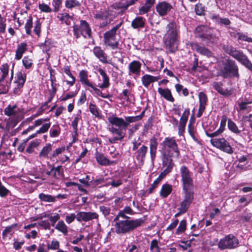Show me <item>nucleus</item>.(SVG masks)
I'll use <instances>...</instances> for the list:
<instances>
[{
    "label": "nucleus",
    "mask_w": 252,
    "mask_h": 252,
    "mask_svg": "<svg viewBox=\"0 0 252 252\" xmlns=\"http://www.w3.org/2000/svg\"><path fill=\"white\" fill-rule=\"evenodd\" d=\"M22 62L26 69L30 68L32 65V60L27 56L24 57Z\"/></svg>",
    "instance_id": "603ef678"
},
{
    "label": "nucleus",
    "mask_w": 252,
    "mask_h": 252,
    "mask_svg": "<svg viewBox=\"0 0 252 252\" xmlns=\"http://www.w3.org/2000/svg\"><path fill=\"white\" fill-rule=\"evenodd\" d=\"M210 142L214 147L227 154H231L233 152L232 147L224 138H213Z\"/></svg>",
    "instance_id": "6e6552de"
},
{
    "label": "nucleus",
    "mask_w": 252,
    "mask_h": 252,
    "mask_svg": "<svg viewBox=\"0 0 252 252\" xmlns=\"http://www.w3.org/2000/svg\"><path fill=\"white\" fill-rule=\"evenodd\" d=\"M51 126L50 123L44 124L39 130L36 131V133H43L47 132Z\"/></svg>",
    "instance_id": "bf43d9fd"
},
{
    "label": "nucleus",
    "mask_w": 252,
    "mask_h": 252,
    "mask_svg": "<svg viewBox=\"0 0 252 252\" xmlns=\"http://www.w3.org/2000/svg\"><path fill=\"white\" fill-rule=\"evenodd\" d=\"M141 63L137 61H133L128 65L129 75L134 74L139 75L141 71Z\"/></svg>",
    "instance_id": "aec40b11"
},
{
    "label": "nucleus",
    "mask_w": 252,
    "mask_h": 252,
    "mask_svg": "<svg viewBox=\"0 0 252 252\" xmlns=\"http://www.w3.org/2000/svg\"><path fill=\"white\" fill-rule=\"evenodd\" d=\"M32 27V18L31 16L27 20V22L25 26L26 33L29 35H31L32 31L31 29Z\"/></svg>",
    "instance_id": "37998d69"
},
{
    "label": "nucleus",
    "mask_w": 252,
    "mask_h": 252,
    "mask_svg": "<svg viewBox=\"0 0 252 252\" xmlns=\"http://www.w3.org/2000/svg\"><path fill=\"white\" fill-rule=\"evenodd\" d=\"M191 47L198 53L202 55L206 56L207 57L213 56V53L210 50L204 47L199 46L197 43L192 44Z\"/></svg>",
    "instance_id": "5701e85b"
},
{
    "label": "nucleus",
    "mask_w": 252,
    "mask_h": 252,
    "mask_svg": "<svg viewBox=\"0 0 252 252\" xmlns=\"http://www.w3.org/2000/svg\"><path fill=\"white\" fill-rule=\"evenodd\" d=\"M99 209L103 215L105 217L108 216L110 213L111 209L109 207L104 206H101L99 207Z\"/></svg>",
    "instance_id": "69168bd1"
},
{
    "label": "nucleus",
    "mask_w": 252,
    "mask_h": 252,
    "mask_svg": "<svg viewBox=\"0 0 252 252\" xmlns=\"http://www.w3.org/2000/svg\"><path fill=\"white\" fill-rule=\"evenodd\" d=\"M79 121V118L78 116L75 117L73 121L72 122V126L73 127L74 132L75 135H77L78 131V123Z\"/></svg>",
    "instance_id": "680f3d73"
},
{
    "label": "nucleus",
    "mask_w": 252,
    "mask_h": 252,
    "mask_svg": "<svg viewBox=\"0 0 252 252\" xmlns=\"http://www.w3.org/2000/svg\"><path fill=\"white\" fill-rule=\"evenodd\" d=\"M222 67L220 70V76L224 78H240L239 67L236 62L230 58L225 59L222 62Z\"/></svg>",
    "instance_id": "20e7f679"
},
{
    "label": "nucleus",
    "mask_w": 252,
    "mask_h": 252,
    "mask_svg": "<svg viewBox=\"0 0 252 252\" xmlns=\"http://www.w3.org/2000/svg\"><path fill=\"white\" fill-rule=\"evenodd\" d=\"M210 32V28L206 26L201 25L195 28L194 33L195 37L200 38L202 41L205 42Z\"/></svg>",
    "instance_id": "f8f14e48"
},
{
    "label": "nucleus",
    "mask_w": 252,
    "mask_h": 252,
    "mask_svg": "<svg viewBox=\"0 0 252 252\" xmlns=\"http://www.w3.org/2000/svg\"><path fill=\"white\" fill-rule=\"evenodd\" d=\"M89 109L91 113L95 117H98L99 115V113L98 112V108L97 106L93 103H90L89 105Z\"/></svg>",
    "instance_id": "5fc2aeb1"
},
{
    "label": "nucleus",
    "mask_w": 252,
    "mask_h": 252,
    "mask_svg": "<svg viewBox=\"0 0 252 252\" xmlns=\"http://www.w3.org/2000/svg\"><path fill=\"white\" fill-rule=\"evenodd\" d=\"M81 5V3L76 0H66L65 6L68 9H71L74 7H78Z\"/></svg>",
    "instance_id": "a19ab883"
},
{
    "label": "nucleus",
    "mask_w": 252,
    "mask_h": 252,
    "mask_svg": "<svg viewBox=\"0 0 252 252\" xmlns=\"http://www.w3.org/2000/svg\"><path fill=\"white\" fill-rule=\"evenodd\" d=\"M80 81L89 87H93V84L89 82L88 79V73L84 70H82L79 74Z\"/></svg>",
    "instance_id": "2f4dec72"
},
{
    "label": "nucleus",
    "mask_w": 252,
    "mask_h": 252,
    "mask_svg": "<svg viewBox=\"0 0 252 252\" xmlns=\"http://www.w3.org/2000/svg\"><path fill=\"white\" fill-rule=\"evenodd\" d=\"M98 71L103 78V83L101 85H98V86L100 88H108L110 85V83L109 79L107 74L106 73L105 71L101 68H99L98 69Z\"/></svg>",
    "instance_id": "c85d7f7f"
},
{
    "label": "nucleus",
    "mask_w": 252,
    "mask_h": 252,
    "mask_svg": "<svg viewBox=\"0 0 252 252\" xmlns=\"http://www.w3.org/2000/svg\"><path fill=\"white\" fill-rule=\"evenodd\" d=\"M39 8L41 11L45 12H50L52 9L50 7L46 4L42 3L39 5Z\"/></svg>",
    "instance_id": "338daca9"
},
{
    "label": "nucleus",
    "mask_w": 252,
    "mask_h": 252,
    "mask_svg": "<svg viewBox=\"0 0 252 252\" xmlns=\"http://www.w3.org/2000/svg\"><path fill=\"white\" fill-rule=\"evenodd\" d=\"M228 127L230 131L237 134H240L242 131L239 129L236 124L230 119L228 120Z\"/></svg>",
    "instance_id": "4c0bfd02"
},
{
    "label": "nucleus",
    "mask_w": 252,
    "mask_h": 252,
    "mask_svg": "<svg viewBox=\"0 0 252 252\" xmlns=\"http://www.w3.org/2000/svg\"><path fill=\"white\" fill-rule=\"evenodd\" d=\"M114 225L115 232L119 235L130 233L144 222V220L138 219L136 220L126 219L115 221Z\"/></svg>",
    "instance_id": "f257e3e1"
},
{
    "label": "nucleus",
    "mask_w": 252,
    "mask_h": 252,
    "mask_svg": "<svg viewBox=\"0 0 252 252\" xmlns=\"http://www.w3.org/2000/svg\"><path fill=\"white\" fill-rule=\"evenodd\" d=\"M139 118L140 117H137V116L126 117L125 123L126 124V128L129 125V124L138 121Z\"/></svg>",
    "instance_id": "6e6d98bb"
},
{
    "label": "nucleus",
    "mask_w": 252,
    "mask_h": 252,
    "mask_svg": "<svg viewBox=\"0 0 252 252\" xmlns=\"http://www.w3.org/2000/svg\"><path fill=\"white\" fill-rule=\"evenodd\" d=\"M212 86L219 93L222 95L228 96L231 95L232 93L231 90H228L227 89L225 90H223L222 87V84L221 82H213Z\"/></svg>",
    "instance_id": "b1692460"
},
{
    "label": "nucleus",
    "mask_w": 252,
    "mask_h": 252,
    "mask_svg": "<svg viewBox=\"0 0 252 252\" xmlns=\"http://www.w3.org/2000/svg\"><path fill=\"white\" fill-rule=\"evenodd\" d=\"M191 204V203L183 200L181 203L180 207L178 208L179 211L181 213H185Z\"/></svg>",
    "instance_id": "c03bdc74"
},
{
    "label": "nucleus",
    "mask_w": 252,
    "mask_h": 252,
    "mask_svg": "<svg viewBox=\"0 0 252 252\" xmlns=\"http://www.w3.org/2000/svg\"><path fill=\"white\" fill-rule=\"evenodd\" d=\"M156 0H145L143 5L139 8V15H144L149 12L155 3Z\"/></svg>",
    "instance_id": "412c9836"
},
{
    "label": "nucleus",
    "mask_w": 252,
    "mask_h": 252,
    "mask_svg": "<svg viewBox=\"0 0 252 252\" xmlns=\"http://www.w3.org/2000/svg\"><path fill=\"white\" fill-rule=\"evenodd\" d=\"M188 131L190 135L191 136L192 139L196 142H197L198 140L197 138L195 137V130L194 127V126L192 125L191 122H189V124L188 125Z\"/></svg>",
    "instance_id": "09e8293b"
},
{
    "label": "nucleus",
    "mask_w": 252,
    "mask_h": 252,
    "mask_svg": "<svg viewBox=\"0 0 252 252\" xmlns=\"http://www.w3.org/2000/svg\"><path fill=\"white\" fill-rule=\"evenodd\" d=\"M39 199L44 202H53L56 201V198L54 196L49 194H45L43 193H41L39 194Z\"/></svg>",
    "instance_id": "58836bf2"
},
{
    "label": "nucleus",
    "mask_w": 252,
    "mask_h": 252,
    "mask_svg": "<svg viewBox=\"0 0 252 252\" xmlns=\"http://www.w3.org/2000/svg\"><path fill=\"white\" fill-rule=\"evenodd\" d=\"M138 0H122L118 2L114 3L112 7L115 9H121V12L124 13L130 6L134 5Z\"/></svg>",
    "instance_id": "2eb2a0df"
},
{
    "label": "nucleus",
    "mask_w": 252,
    "mask_h": 252,
    "mask_svg": "<svg viewBox=\"0 0 252 252\" xmlns=\"http://www.w3.org/2000/svg\"><path fill=\"white\" fill-rule=\"evenodd\" d=\"M158 143L155 137H153L150 140V153L151 161L153 163L156 157Z\"/></svg>",
    "instance_id": "f3484780"
},
{
    "label": "nucleus",
    "mask_w": 252,
    "mask_h": 252,
    "mask_svg": "<svg viewBox=\"0 0 252 252\" xmlns=\"http://www.w3.org/2000/svg\"><path fill=\"white\" fill-rule=\"evenodd\" d=\"M108 121L112 125H114L120 128L122 127V129L126 128V124L125 123V120L122 118H119L114 116L109 117Z\"/></svg>",
    "instance_id": "6ab92c4d"
},
{
    "label": "nucleus",
    "mask_w": 252,
    "mask_h": 252,
    "mask_svg": "<svg viewBox=\"0 0 252 252\" xmlns=\"http://www.w3.org/2000/svg\"><path fill=\"white\" fill-rule=\"evenodd\" d=\"M172 157H173L171 156V154L170 153L162 154V166L165 168L164 170L168 173L171 172L175 165L173 160L172 158Z\"/></svg>",
    "instance_id": "4468645a"
},
{
    "label": "nucleus",
    "mask_w": 252,
    "mask_h": 252,
    "mask_svg": "<svg viewBox=\"0 0 252 252\" xmlns=\"http://www.w3.org/2000/svg\"><path fill=\"white\" fill-rule=\"evenodd\" d=\"M27 44L26 43L23 42L19 44L16 50L15 59L20 60L23 54L27 50Z\"/></svg>",
    "instance_id": "cd10ccee"
},
{
    "label": "nucleus",
    "mask_w": 252,
    "mask_h": 252,
    "mask_svg": "<svg viewBox=\"0 0 252 252\" xmlns=\"http://www.w3.org/2000/svg\"><path fill=\"white\" fill-rule=\"evenodd\" d=\"M158 79V78L157 77L146 74L142 77V82L145 87H148L152 82L157 81Z\"/></svg>",
    "instance_id": "7c9ffc66"
},
{
    "label": "nucleus",
    "mask_w": 252,
    "mask_h": 252,
    "mask_svg": "<svg viewBox=\"0 0 252 252\" xmlns=\"http://www.w3.org/2000/svg\"><path fill=\"white\" fill-rule=\"evenodd\" d=\"M158 92L162 97L167 100L172 102L174 101V98L172 96L171 91L169 89L158 88Z\"/></svg>",
    "instance_id": "393cba45"
},
{
    "label": "nucleus",
    "mask_w": 252,
    "mask_h": 252,
    "mask_svg": "<svg viewBox=\"0 0 252 252\" xmlns=\"http://www.w3.org/2000/svg\"><path fill=\"white\" fill-rule=\"evenodd\" d=\"M198 96L199 103L207 104L208 98L206 94L202 92H200Z\"/></svg>",
    "instance_id": "13d9d810"
},
{
    "label": "nucleus",
    "mask_w": 252,
    "mask_h": 252,
    "mask_svg": "<svg viewBox=\"0 0 252 252\" xmlns=\"http://www.w3.org/2000/svg\"><path fill=\"white\" fill-rule=\"evenodd\" d=\"M116 33L109 30L104 34V42L112 49H115L118 47L119 42L116 40Z\"/></svg>",
    "instance_id": "9b49d317"
},
{
    "label": "nucleus",
    "mask_w": 252,
    "mask_h": 252,
    "mask_svg": "<svg viewBox=\"0 0 252 252\" xmlns=\"http://www.w3.org/2000/svg\"><path fill=\"white\" fill-rule=\"evenodd\" d=\"M238 245V239L233 234H230L221 239L218 243V246L220 250H224L235 249Z\"/></svg>",
    "instance_id": "0eeeda50"
},
{
    "label": "nucleus",
    "mask_w": 252,
    "mask_h": 252,
    "mask_svg": "<svg viewBox=\"0 0 252 252\" xmlns=\"http://www.w3.org/2000/svg\"><path fill=\"white\" fill-rule=\"evenodd\" d=\"M26 74L22 72H18L16 79L14 81L13 93L15 95H19L22 92V88L26 79Z\"/></svg>",
    "instance_id": "9d476101"
},
{
    "label": "nucleus",
    "mask_w": 252,
    "mask_h": 252,
    "mask_svg": "<svg viewBox=\"0 0 252 252\" xmlns=\"http://www.w3.org/2000/svg\"><path fill=\"white\" fill-rule=\"evenodd\" d=\"M126 213H124V211H120L118 214L116 216V217L114 219V222L115 221H118L121 220H120V218H122L123 219V220H126V219H130V218L127 216H126Z\"/></svg>",
    "instance_id": "4d7b16f0"
},
{
    "label": "nucleus",
    "mask_w": 252,
    "mask_h": 252,
    "mask_svg": "<svg viewBox=\"0 0 252 252\" xmlns=\"http://www.w3.org/2000/svg\"><path fill=\"white\" fill-rule=\"evenodd\" d=\"M219 40V37L216 35L212 34L210 32L205 42H206L208 46H211L213 44H217Z\"/></svg>",
    "instance_id": "72a5a7b5"
},
{
    "label": "nucleus",
    "mask_w": 252,
    "mask_h": 252,
    "mask_svg": "<svg viewBox=\"0 0 252 252\" xmlns=\"http://www.w3.org/2000/svg\"><path fill=\"white\" fill-rule=\"evenodd\" d=\"M17 107L16 105L11 106L9 105L4 110V113L5 115L8 116H15L16 114V111L15 109Z\"/></svg>",
    "instance_id": "ea45409f"
},
{
    "label": "nucleus",
    "mask_w": 252,
    "mask_h": 252,
    "mask_svg": "<svg viewBox=\"0 0 252 252\" xmlns=\"http://www.w3.org/2000/svg\"><path fill=\"white\" fill-rule=\"evenodd\" d=\"M164 151L162 154L170 153L171 157H175L177 158H179L180 151L178 144L173 137H166L161 144Z\"/></svg>",
    "instance_id": "39448f33"
},
{
    "label": "nucleus",
    "mask_w": 252,
    "mask_h": 252,
    "mask_svg": "<svg viewBox=\"0 0 252 252\" xmlns=\"http://www.w3.org/2000/svg\"><path fill=\"white\" fill-rule=\"evenodd\" d=\"M186 220H182L179 224L178 227L177 228L176 234H179L181 233L184 232L186 229Z\"/></svg>",
    "instance_id": "49530a36"
},
{
    "label": "nucleus",
    "mask_w": 252,
    "mask_h": 252,
    "mask_svg": "<svg viewBox=\"0 0 252 252\" xmlns=\"http://www.w3.org/2000/svg\"><path fill=\"white\" fill-rule=\"evenodd\" d=\"M4 80L0 79V94H5L8 92L9 86Z\"/></svg>",
    "instance_id": "a18cd8bd"
},
{
    "label": "nucleus",
    "mask_w": 252,
    "mask_h": 252,
    "mask_svg": "<svg viewBox=\"0 0 252 252\" xmlns=\"http://www.w3.org/2000/svg\"><path fill=\"white\" fill-rule=\"evenodd\" d=\"M55 228L62 232L65 235H67L68 233L67 227L63 220L59 221L55 226Z\"/></svg>",
    "instance_id": "f704fd0d"
},
{
    "label": "nucleus",
    "mask_w": 252,
    "mask_h": 252,
    "mask_svg": "<svg viewBox=\"0 0 252 252\" xmlns=\"http://www.w3.org/2000/svg\"><path fill=\"white\" fill-rule=\"evenodd\" d=\"M195 11L197 15H203L204 14L205 12L204 7L202 6V4L198 3L195 5Z\"/></svg>",
    "instance_id": "864d4df0"
},
{
    "label": "nucleus",
    "mask_w": 252,
    "mask_h": 252,
    "mask_svg": "<svg viewBox=\"0 0 252 252\" xmlns=\"http://www.w3.org/2000/svg\"><path fill=\"white\" fill-rule=\"evenodd\" d=\"M180 173L183 185V189H192L193 187V181L188 167L185 165L182 166L180 168Z\"/></svg>",
    "instance_id": "1a4fd4ad"
},
{
    "label": "nucleus",
    "mask_w": 252,
    "mask_h": 252,
    "mask_svg": "<svg viewBox=\"0 0 252 252\" xmlns=\"http://www.w3.org/2000/svg\"><path fill=\"white\" fill-rule=\"evenodd\" d=\"M51 145L50 144H47L46 146L42 148V150L39 153V157L44 158L47 157L48 154L51 151Z\"/></svg>",
    "instance_id": "79ce46f5"
},
{
    "label": "nucleus",
    "mask_w": 252,
    "mask_h": 252,
    "mask_svg": "<svg viewBox=\"0 0 252 252\" xmlns=\"http://www.w3.org/2000/svg\"><path fill=\"white\" fill-rule=\"evenodd\" d=\"M222 49L226 54L236 59L252 73V63L242 51L237 50L227 43L222 44Z\"/></svg>",
    "instance_id": "7ed1b4c3"
},
{
    "label": "nucleus",
    "mask_w": 252,
    "mask_h": 252,
    "mask_svg": "<svg viewBox=\"0 0 252 252\" xmlns=\"http://www.w3.org/2000/svg\"><path fill=\"white\" fill-rule=\"evenodd\" d=\"M0 69L2 72V75L0 79H1V80H4L8 74L9 66L6 63L2 65Z\"/></svg>",
    "instance_id": "de8ad7c7"
},
{
    "label": "nucleus",
    "mask_w": 252,
    "mask_h": 252,
    "mask_svg": "<svg viewBox=\"0 0 252 252\" xmlns=\"http://www.w3.org/2000/svg\"><path fill=\"white\" fill-rule=\"evenodd\" d=\"M98 215L94 212H80L76 215V220L78 221H88L93 219H97Z\"/></svg>",
    "instance_id": "dca6fc26"
},
{
    "label": "nucleus",
    "mask_w": 252,
    "mask_h": 252,
    "mask_svg": "<svg viewBox=\"0 0 252 252\" xmlns=\"http://www.w3.org/2000/svg\"><path fill=\"white\" fill-rule=\"evenodd\" d=\"M52 170L55 171L53 176L56 179H59L60 177H63L64 176L63 171L61 165L58 166L56 167H53L52 168Z\"/></svg>",
    "instance_id": "e433bc0d"
},
{
    "label": "nucleus",
    "mask_w": 252,
    "mask_h": 252,
    "mask_svg": "<svg viewBox=\"0 0 252 252\" xmlns=\"http://www.w3.org/2000/svg\"><path fill=\"white\" fill-rule=\"evenodd\" d=\"M53 5L54 7V11L58 12L62 5V0H54Z\"/></svg>",
    "instance_id": "774afa93"
},
{
    "label": "nucleus",
    "mask_w": 252,
    "mask_h": 252,
    "mask_svg": "<svg viewBox=\"0 0 252 252\" xmlns=\"http://www.w3.org/2000/svg\"><path fill=\"white\" fill-rule=\"evenodd\" d=\"M74 35L76 38L80 37L82 35L84 38H89L94 40L91 28L88 23L85 20H81L79 26L73 27Z\"/></svg>",
    "instance_id": "423d86ee"
},
{
    "label": "nucleus",
    "mask_w": 252,
    "mask_h": 252,
    "mask_svg": "<svg viewBox=\"0 0 252 252\" xmlns=\"http://www.w3.org/2000/svg\"><path fill=\"white\" fill-rule=\"evenodd\" d=\"M97 162L101 165H109L113 163V161H111L103 154L96 152L95 155Z\"/></svg>",
    "instance_id": "bb28decb"
},
{
    "label": "nucleus",
    "mask_w": 252,
    "mask_h": 252,
    "mask_svg": "<svg viewBox=\"0 0 252 252\" xmlns=\"http://www.w3.org/2000/svg\"><path fill=\"white\" fill-rule=\"evenodd\" d=\"M104 181V178H100L96 180H92L90 181V186L95 187L97 185L102 184Z\"/></svg>",
    "instance_id": "e2e57ef3"
},
{
    "label": "nucleus",
    "mask_w": 252,
    "mask_h": 252,
    "mask_svg": "<svg viewBox=\"0 0 252 252\" xmlns=\"http://www.w3.org/2000/svg\"><path fill=\"white\" fill-rule=\"evenodd\" d=\"M166 33L163 38L165 47L170 52H175L177 49V41L178 36L176 23L173 21L170 22L166 26Z\"/></svg>",
    "instance_id": "f03ea898"
},
{
    "label": "nucleus",
    "mask_w": 252,
    "mask_h": 252,
    "mask_svg": "<svg viewBox=\"0 0 252 252\" xmlns=\"http://www.w3.org/2000/svg\"><path fill=\"white\" fill-rule=\"evenodd\" d=\"M191 189H183L185 192V196L183 200L191 203L194 198V193L193 191L191 190Z\"/></svg>",
    "instance_id": "c9c22d12"
},
{
    "label": "nucleus",
    "mask_w": 252,
    "mask_h": 252,
    "mask_svg": "<svg viewBox=\"0 0 252 252\" xmlns=\"http://www.w3.org/2000/svg\"><path fill=\"white\" fill-rule=\"evenodd\" d=\"M172 190V186L169 184H164L162 186L160 195L161 196L165 198L167 197L171 192Z\"/></svg>",
    "instance_id": "473e14b6"
},
{
    "label": "nucleus",
    "mask_w": 252,
    "mask_h": 252,
    "mask_svg": "<svg viewBox=\"0 0 252 252\" xmlns=\"http://www.w3.org/2000/svg\"><path fill=\"white\" fill-rule=\"evenodd\" d=\"M41 23L39 20H37L35 23L33 31L35 33L39 36L40 33Z\"/></svg>",
    "instance_id": "0e129e2a"
},
{
    "label": "nucleus",
    "mask_w": 252,
    "mask_h": 252,
    "mask_svg": "<svg viewBox=\"0 0 252 252\" xmlns=\"http://www.w3.org/2000/svg\"><path fill=\"white\" fill-rule=\"evenodd\" d=\"M94 55L103 63H107L106 55L99 46H95L93 49Z\"/></svg>",
    "instance_id": "a878e982"
},
{
    "label": "nucleus",
    "mask_w": 252,
    "mask_h": 252,
    "mask_svg": "<svg viewBox=\"0 0 252 252\" xmlns=\"http://www.w3.org/2000/svg\"><path fill=\"white\" fill-rule=\"evenodd\" d=\"M118 136L112 137L108 139L109 142L111 144L115 143L117 141H122L125 136V134L117 135Z\"/></svg>",
    "instance_id": "052dcab7"
},
{
    "label": "nucleus",
    "mask_w": 252,
    "mask_h": 252,
    "mask_svg": "<svg viewBox=\"0 0 252 252\" xmlns=\"http://www.w3.org/2000/svg\"><path fill=\"white\" fill-rule=\"evenodd\" d=\"M95 19L104 20L107 19L109 16V12L107 10H94L93 12Z\"/></svg>",
    "instance_id": "c756f323"
},
{
    "label": "nucleus",
    "mask_w": 252,
    "mask_h": 252,
    "mask_svg": "<svg viewBox=\"0 0 252 252\" xmlns=\"http://www.w3.org/2000/svg\"><path fill=\"white\" fill-rule=\"evenodd\" d=\"M236 36L237 37L238 40L252 42V38L248 37L247 35L243 33L237 32Z\"/></svg>",
    "instance_id": "3c124183"
},
{
    "label": "nucleus",
    "mask_w": 252,
    "mask_h": 252,
    "mask_svg": "<svg viewBox=\"0 0 252 252\" xmlns=\"http://www.w3.org/2000/svg\"><path fill=\"white\" fill-rule=\"evenodd\" d=\"M108 130L112 134L117 135H123L125 134V133L123 131V129L121 128H116L113 126H111L108 127Z\"/></svg>",
    "instance_id": "8fccbe9b"
},
{
    "label": "nucleus",
    "mask_w": 252,
    "mask_h": 252,
    "mask_svg": "<svg viewBox=\"0 0 252 252\" xmlns=\"http://www.w3.org/2000/svg\"><path fill=\"white\" fill-rule=\"evenodd\" d=\"M146 19L143 17L137 16L135 17L131 23V26L133 29L139 30L145 27Z\"/></svg>",
    "instance_id": "a211bd4d"
},
{
    "label": "nucleus",
    "mask_w": 252,
    "mask_h": 252,
    "mask_svg": "<svg viewBox=\"0 0 252 252\" xmlns=\"http://www.w3.org/2000/svg\"><path fill=\"white\" fill-rule=\"evenodd\" d=\"M156 11L160 16L163 17L167 15L173 9V6L169 3L163 1L158 2L156 7Z\"/></svg>",
    "instance_id": "ddd939ff"
},
{
    "label": "nucleus",
    "mask_w": 252,
    "mask_h": 252,
    "mask_svg": "<svg viewBox=\"0 0 252 252\" xmlns=\"http://www.w3.org/2000/svg\"><path fill=\"white\" fill-rule=\"evenodd\" d=\"M148 151V147L145 145H142L136 151V158L143 165Z\"/></svg>",
    "instance_id": "4be33fe9"
}]
</instances>
